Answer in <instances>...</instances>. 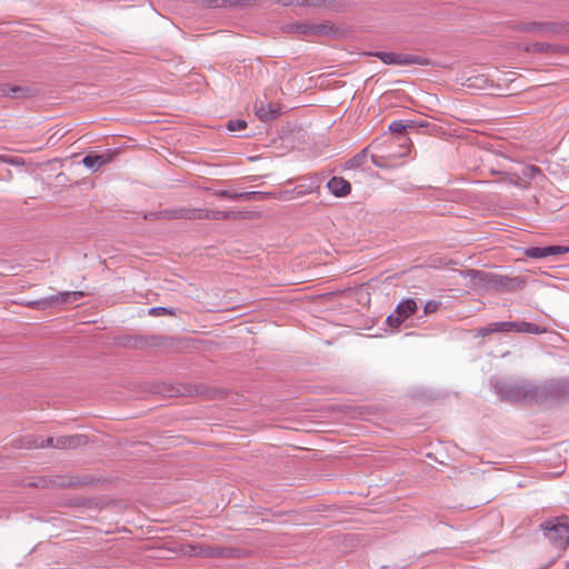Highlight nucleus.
Segmentation results:
<instances>
[{
	"label": "nucleus",
	"instance_id": "7ed1b4c3",
	"mask_svg": "<svg viewBox=\"0 0 569 569\" xmlns=\"http://www.w3.org/2000/svg\"><path fill=\"white\" fill-rule=\"evenodd\" d=\"M548 541L558 550H565L569 546V517H553L540 525Z\"/></svg>",
	"mask_w": 569,
	"mask_h": 569
},
{
	"label": "nucleus",
	"instance_id": "6ab92c4d",
	"mask_svg": "<svg viewBox=\"0 0 569 569\" xmlns=\"http://www.w3.org/2000/svg\"><path fill=\"white\" fill-rule=\"evenodd\" d=\"M490 335L501 332H515V321H500L488 323Z\"/></svg>",
	"mask_w": 569,
	"mask_h": 569
},
{
	"label": "nucleus",
	"instance_id": "393cba45",
	"mask_svg": "<svg viewBox=\"0 0 569 569\" xmlns=\"http://www.w3.org/2000/svg\"><path fill=\"white\" fill-rule=\"evenodd\" d=\"M248 127V123L243 119L229 120L226 124V128L230 132H236L243 130Z\"/></svg>",
	"mask_w": 569,
	"mask_h": 569
},
{
	"label": "nucleus",
	"instance_id": "473e14b6",
	"mask_svg": "<svg viewBox=\"0 0 569 569\" xmlns=\"http://www.w3.org/2000/svg\"><path fill=\"white\" fill-rule=\"evenodd\" d=\"M190 548L194 556H210L212 553V549L210 547L202 548L201 546H190Z\"/></svg>",
	"mask_w": 569,
	"mask_h": 569
},
{
	"label": "nucleus",
	"instance_id": "a878e982",
	"mask_svg": "<svg viewBox=\"0 0 569 569\" xmlns=\"http://www.w3.org/2000/svg\"><path fill=\"white\" fill-rule=\"evenodd\" d=\"M271 192H272L271 199H274V200H289V199L297 198L296 189L283 190V191H279V192L271 191Z\"/></svg>",
	"mask_w": 569,
	"mask_h": 569
},
{
	"label": "nucleus",
	"instance_id": "cd10ccee",
	"mask_svg": "<svg viewBox=\"0 0 569 569\" xmlns=\"http://www.w3.org/2000/svg\"><path fill=\"white\" fill-rule=\"evenodd\" d=\"M409 64L428 66V64H430V61L427 58L407 53L406 66H409Z\"/></svg>",
	"mask_w": 569,
	"mask_h": 569
},
{
	"label": "nucleus",
	"instance_id": "f3484780",
	"mask_svg": "<svg viewBox=\"0 0 569 569\" xmlns=\"http://www.w3.org/2000/svg\"><path fill=\"white\" fill-rule=\"evenodd\" d=\"M234 198H243L244 201H264L270 200L272 197V192H263V191H247L241 194L233 196Z\"/></svg>",
	"mask_w": 569,
	"mask_h": 569
},
{
	"label": "nucleus",
	"instance_id": "ea45409f",
	"mask_svg": "<svg viewBox=\"0 0 569 569\" xmlns=\"http://www.w3.org/2000/svg\"><path fill=\"white\" fill-rule=\"evenodd\" d=\"M0 162H3V163H10V164H17L18 161H16L14 159L6 156V154H0Z\"/></svg>",
	"mask_w": 569,
	"mask_h": 569
},
{
	"label": "nucleus",
	"instance_id": "f8f14e48",
	"mask_svg": "<svg viewBox=\"0 0 569 569\" xmlns=\"http://www.w3.org/2000/svg\"><path fill=\"white\" fill-rule=\"evenodd\" d=\"M256 116L262 121H270L278 117L279 108L272 103L260 102L256 107Z\"/></svg>",
	"mask_w": 569,
	"mask_h": 569
},
{
	"label": "nucleus",
	"instance_id": "9d476101",
	"mask_svg": "<svg viewBox=\"0 0 569 569\" xmlns=\"http://www.w3.org/2000/svg\"><path fill=\"white\" fill-rule=\"evenodd\" d=\"M327 188L335 197H346L351 192V183L342 177H332Z\"/></svg>",
	"mask_w": 569,
	"mask_h": 569
},
{
	"label": "nucleus",
	"instance_id": "4be33fe9",
	"mask_svg": "<svg viewBox=\"0 0 569 569\" xmlns=\"http://www.w3.org/2000/svg\"><path fill=\"white\" fill-rule=\"evenodd\" d=\"M367 161V149H363L356 156H353L349 161L348 166L351 169H358L361 168Z\"/></svg>",
	"mask_w": 569,
	"mask_h": 569
},
{
	"label": "nucleus",
	"instance_id": "39448f33",
	"mask_svg": "<svg viewBox=\"0 0 569 569\" xmlns=\"http://www.w3.org/2000/svg\"><path fill=\"white\" fill-rule=\"evenodd\" d=\"M418 309L417 302L412 298L402 300L395 309V312L387 317V323L390 328H399Z\"/></svg>",
	"mask_w": 569,
	"mask_h": 569
},
{
	"label": "nucleus",
	"instance_id": "5701e85b",
	"mask_svg": "<svg viewBox=\"0 0 569 569\" xmlns=\"http://www.w3.org/2000/svg\"><path fill=\"white\" fill-rule=\"evenodd\" d=\"M488 78L485 77L483 74H479V76H475V77H470L467 79V86L469 88H479V89H482V88H486L487 83H488Z\"/></svg>",
	"mask_w": 569,
	"mask_h": 569
},
{
	"label": "nucleus",
	"instance_id": "2f4dec72",
	"mask_svg": "<svg viewBox=\"0 0 569 569\" xmlns=\"http://www.w3.org/2000/svg\"><path fill=\"white\" fill-rule=\"evenodd\" d=\"M543 250H545L546 258L549 257V256H557V254H560L562 252H567L568 251L567 248L561 247V246L543 247Z\"/></svg>",
	"mask_w": 569,
	"mask_h": 569
},
{
	"label": "nucleus",
	"instance_id": "aec40b11",
	"mask_svg": "<svg viewBox=\"0 0 569 569\" xmlns=\"http://www.w3.org/2000/svg\"><path fill=\"white\" fill-rule=\"evenodd\" d=\"M320 188V181L318 178H313L310 180V182L308 184H299L297 186L295 189H296V196L297 198L298 197H301V196H305L307 193H312V192H316L318 191Z\"/></svg>",
	"mask_w": 569,
	"mask_h": 569
},
{
	"label": "nucleus",
	"instance_id": "1a4fd4ad",
	"mask_svg": "<svg viewBox=\"0 0 569 569\" xmlns=\"http://www.w3.org/2000/svg\"><path fill=\"white\" fill-rule=\"evenodd\" d=\"M112 159H113V152L107 151L101 154H87L82 159V163L86 168H88L92 171H97L102 166L111 162Z\"/></svg>",
	"mask_w": 569,
	"mask_h": 569
},
{
	"label": "nucleus",
	"instance_id": "20e7f679",
	"mask_svg": "<svg viewBox=\"0 0 569 569\" xmlns=\"http://www.w3.org/2000/svg\"><path fill=\"white\" fill-rule=\"evenodd\" d=\"M537 403H558L569 400V379H552L537 385Z\"/></svg>",
	"mask_w": 569,
	"mask_h": 569
},
{
	"label": "nucleus",
	"instance_id": "4c0bfd02",
	"mask_svg": "<svg viewBox=\"0 0 569 569\" xmlns=\"http://www.w3.org/2000/svg\"><path fill=\"white\" fill-rule=\"evenodd\" d=\"M149 313L152 315V316H159V315H162V313H171V312L168 309L163 308V307H154V308L150 309Z\"/></svg>",
	"mask_w": 569,
	"mask_h": 569
},
{
	"label": "nucleus",
	"instance_id": "bb28decb",
	"mask_svg": "<svg viewBox=\"0 0 569 569\" xmlns=\"http://www.w3.org/2000/svg\"><path fill=\"white\" fill-rule=\"evenodd\" d=\"M327 0H290V3H296L302 7L320 8L326 4Z\"/></svg>",
	"mask_w": 569,
	"mask_h": 569
},
{
	"label": "nucleus",
	"instance_id": "f704fd0d",
	"mask_svg": "<svg viewBox=\"0 0 569 569\" xmlns=\"http://www.w3.org/2000/svg\"><path fill=\"white\" fill-rule=\"evenodd\" d=\"M439 306H440V302H438V301H435V300L428 301L423 308L425 313L430 315V313L436 312L439 309Z\"/></svg>",
	"mask_w": 569,
	"mask_h": 569
},
{
	"label": "nucleus",
	"instance_id": "f03ea898",
	"mask_svg": "<svg viewBox=\"0 0 569 569\" xmlns=\"http://www.w3.org/2000/svg\"><path fill=\"white\" fill-rule=\"evenodd\" d=\"M497 395L508 402L537 403V385L528 380H499L495 383Z\"/></svg>",
	"mask_w": 569,
	"mask_h": 569
},
{
	"label": "nucleus",
	"instance_id": "a19ab883",
	"mask_svg": "<svg viewBox=\"0 0 569 569\" xmlns=\"http://www.w3.org/2000/svg\"><path fill=\"white\" fill-rule=\"evenodd\" d=\"M21 91H22V88H20V87H11V88H9L8 91L4 90L3 92H4V94H12L13 97H16Z\"/></svg>",
	"mask_w": 569,
	"mask_h": 569
},
{
	"label": "nucleus",
	"instance_id": "c9c22d12",
	"mask_svg": "<svg viewBox=\"0 0 569 569\" xmlns=\"http://www.w3.org/2000/svg\"><path fill=\"white\" fill-rule=\"evenodd\" d=\"M473 336L475 337H481V338H486V337L490 336V332H489V329H488V325L485 326V327L476 328L473 330Z\"/></svg>",
	"mask_w": 569,
	"mask_h": 569
},
{
	"label": "nucleus",
	"instance_id": "6e6552de",
	"mask_svg": "<svg viewBox=\"0 0 569 569\" xmlns=\"http://www.w3.org/2000/svg\"><path fill=\"white\" fill-rule=\"evenodd\" d=\"M515 29L521 32H532L537 34H546V33H556L559 31V28L555 23L550 22H520L516 24Z\"/></svg>",
	"mask_w": 569,
	"mask_h": 569
},
{
	"label": "nucleus",
	"instance_id": "4468645a",
	"mask_svg": "<svg viewBox=\"0 0 569 569\" xmlns=\"http://www.w3.org/2000/svg\"><path fill=\"white\" fill-rule=\"evenodd\" d=\"M300 30L307 36H328L332 27L326 23L301 26Z\"/></svg>",
	"mask_w": 569,
	"mask_h": 569
},
{
	"label": "nucleus",
	"instance_id": "c756f323",
	"mask_svg": "<svg viewBox=\"0 0 569 569\" xmlns=\"http://www.w3.org/2000/svg\"><path fill=\"white\" fill-rule=\"evenodd\" d=\"M526 254L532 259H542L546 258L543 247H531L526 250Z\"/></svg>",
	"mask_w": 569,
	"mask_h": 569
},
{
	"label": "nucleus",
	"instance_id": "7c9ffc66",
	"mask_svg": "<svg viewBox=\"0 0 569 569\" xmlns=\"http://www.w3.org/2000/svg\"><path fill=\"white\" fill-rule=\"evenodd\" d=\"M242 192H231L229 190H221V189H216V198L219 197V198H226V199H231L233 201H239V200H243V198H234L233 196L236 194H241Z\"/></svg>",
	"mask_w": 569,
	"mask_h": 569
},
{
	"label": "nucleus",
	"instance_id": "9b49d317",
	"mask_svg": "<svg viewBox=\"0 0 569 569\" xmlns=\"http://www.w3.org/2000/svg\"><path fill=\"white\" fill-rule=\"evenodd\" d=\"M88 439L83 435L57 437V449H76L87 445Z\"/></svg>",
	"mask_w": 569,
	"mask_h": 569
},
{
	"label": "nucleus",
	"instance_id": "2eb2a0df",
	"mask_svg": "<svg viewBox=\"0 0 569 569\" xmlns=\"http://www.w3.org/2000/svg\"><path fill=\"white\" fill-rule=\"evenodd\" d=\"M547 331L546 328L540 327L539 325L527 322V321H515V332H527L533 335L545 333Z\"/></svg>",
	"mask_w": 569,
	"mask_h": 569
},
{
	"label": "nucleus",
	"instance_id": "37998d69",
	"mask_svg": "<svg viewBox=\"0 0 569 569\" xmlns=\"http://www.w3.org/2000/svg\"><path fill=\"white\" fill-rule=\"evenodd\" d=\"M286 4H291L290 0H283Z\"/></svg>",
	"mask_w": 569,
	"mask_h": 569
},
{
	"label": "nucleus",
	"instance_id": "dca6fc26",
	"mask_svg": "<svg viewBox=\"0 0 569 569\" xmlns=\"http://www.w3.org/2000/svg\"><path fill=\"white\" fill-rule=\"evenodd\" d=\"M250 217V212L248 211H239V210H220L216 209V220L219 219H248Z\"/></svg>",
	"mask_w": 569,
	"mask_h": 569
},
{
	"label": "nucleus",
	"instance_id": "58836bf2",
	"mask_svg": "<svg viewBox=\"0 0 569 569\" xmlns=\"http://www.w3.org/2000/svg\"><path fill=\"white\" fill-rule=\"evenodd\" d=\"M214 1H216V7H231L237 3L236 0H214Z\"/></svg>",
	"mask_w": 569,
	"mask_h": 569
},
{
	"label": "nucleus",
	"instance_id": "0eeeda50",
	"mask_svg": "<svg viewBox=\"0 0 569 569\" xmlns=\"http://www.w3.org/2000/svg\"><path fill=\"white\" fill-rule=\"evenodd\" d=\"M164 216L169 219H203L209 217V211L200 208H177L164 211Z\"/></svg>",
	"mask_w": 569,
	"mask_h": 569
},
{
	"label": "nucleus",
	"instance_id": "ddd939ff",
	"mask_svg": "<svg viewBox=\"0 0 569 569\" xmlns=\"http://www.w3.org/2000/svg\"><path fill=\"white\" fill-rule=\"evenodd\" d=\"M386 64L406 66L407 53L377 52L375 53Z\"/></svg>",
	"mask_w": 569,
	"mask_h": 569
},
{
	"label": "nucleus",
	"instance_id": "b1692460",
	"mask_svg": "<svg viewBox=\"0 0 569 569\" xmlns=\"http://www.w3.org/2000/svg\"><path fill=\"white\" fill-rule=\"evenodd\" d=\"M19 447L24 449H36L39 448L40 438L36 436H28L19 440Z\"/></svg>",
	"mask_w": 569,
	"mask_h": 569
},
{
	"label": "nucleus",
	"instance_id": "72a5a7b5",
	"mask_svg": "<svg viewBox=\"0 0 569 569\" xmlns=\"http://www.w3.org/2000/svg\"><path fill=\"white\" fill-rule=\"evenodd\" d=\"M39 448H57V438H40Z\"/></svg>",
	"mask_w": 569,
	"mask_h": 569
},
{
	"label": "nucleus",
	"instance_id": "e433bc0d",
	"mask_svg": "<svg viewBox=\"0 0 569 569\" xmlns=\"http://www.w3.org/2000/svg\"><path fill=\"white\" fill-rule=\"evenodd\" d=\"M371 161L376 167L383 168L387 166L385 158L380 156L372 154Z\"/></svg>",
	"mask_w": 569,
	"mask_h": 569
},
{
	"label": "nucleus",
	"instance_id": "a211bd4d",
	"mask_svg": "<svg viewBox=\"0 0 569 569\" xmlns=\"http://www.w3.org/2000/svg\"><path fill=\"white\" fill-rule=\"evenodd\" d=\"M528 52H546V53H558L559 48L555 44L546 42H533L526 47Z\"/></svg>",
	"mask_w": 569,
	"mask_h": 569
},
{
	"label": "nucleus",
	"instance_id": "f257e3e1",
	"mask_svg": "<svg viewBox=\"0 0 569 569\" xmlns=\"http://www.w3.org/2000/svg\"><path fill=\"white\" fill-rule=\"evenodd\" d=\"M461 274L470 279L473 289L513 292L525 284V281L519 277L501 276L485 270L468 269L462 271Z\"/></svg>",
	"mask_w": 569,
	"mask_h": 569
},
{
	"label": "nucleus",
	"instance_id": "412c9836",
	"mask_svg": "<svg viewBox=\"0 0 569 569\" xmlns=\"http://www.w3.org/2000/svg\"><path fill=\"white\" fill-rule=\"evenodd\" d=\"M415 127V123L413 121H402V120H398V121H393L389 124V130L390 132L392 133H402L405 132L408 128H413Z\"/></svg>",
	"mask_w": 569,
	"mask_h": 569
},
{
	"label": "nucleus",
	"instance_id": "c85d7f7f",
	"mask_svg": "<svg viewBox=\"0 0 569 569\" xmlns=\"http://www.w3.org/2000/svg\"><path fill=\"white\" fill-rule=\"evenodd\" d=\"M234 557H238V550L216 547V558H234Z\"/></svg>",
	"mask_w": 569,
	"mask_h": 569
},
{
	"label": "nucleus",
	"instance_id": "79ce46f5",
	"mask_svg": "<svg viewBox=\"0 0 569 569\" xmlns=\"http://www.w3.org/2000/svg\"><path fill=\"white\" fill-rule=\"evenodd\" d=\"M228 395V391L226 390H220V389H217L216 388V393H214V397H216V400L218 399H224V397Z\"/></svg>",
	"mask_w": 569,
	"mask_h": 569
},
{
	"label": "nucleus",
	"instance_id": "423d86ee",
	"mask_svg": "<svg viewBox=\"0 0 569 569\" xmlns=\"http://www.w3.org/2000/svg\"><path fill=\"white\" fill-rule=\"evenodd\" d=\"M84 296L83 291H66L60 292L56 296H51L41 301H31L28 303L29 307L44 309L46 307L52 305H67L78 301L80 298Z\"/></svg>",
	"mask_w": 569,
	"mask_h": 569
}]
</instances>
